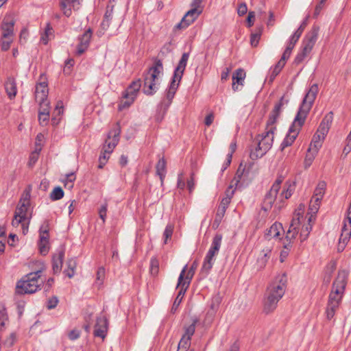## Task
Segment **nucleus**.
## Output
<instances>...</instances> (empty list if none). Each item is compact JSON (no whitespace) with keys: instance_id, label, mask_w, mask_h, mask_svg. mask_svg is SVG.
Masks as SVG:
<instances>
[{"instance_id":"1","label":"nucleus","mask_w":351,"mask_h":351,"mask_svg":"<svg viewBox=\"0 0 351 351\" xmlns=\"http://www.w3.org/2000/svg\"><path fill=\"white\" fill-rule=\"evenodd\" d=\"M318 86L316 84H313L300 106L298 113L293 120L292 125L289 129V132L280 145L281 150L291 146L296 139L300 128L304 125L306 118L312 108L313 102L318 93Z\"/></svg>"},{"instance_id":"2","label":"nucleus","mask_w":351,"mask_h":351,"mask_svg":"<svg viewBox=\"0 0 351 351\" xmlns=\"http://www.w3.org/2000/svg\"><path fill=\"white\" fill-rule=\"evenodd\" d=\"M189 58V54L188 53H184L182 55L178 66L173 71V75L171 80L170 84L165 90V98L160 101L159 105L160 110L162 112V117L166 114L171 104L172 100L183 76Z\"/></svg>"},{"instance_id":"3","label":"nucleus","mask_w":351,"mask_h":351,"mask_svg":"<svg viewBox=\"0 0 351 351\" xmlns=\"http://www.w3.org/2000/svg\"><path fill=\"white\" fill-rule=\"evenodd\" d=\"M163 64L160 59L155 58L154 64L143 73V93L147 95H153L158 90V80L163 74Z\"/></svg>"},{"instance_id":"4","label":"nucleus","mask_w":351,"mask_h":351,"mask_svg":"<svg viewBox=\"0 0 351 351\" xmlns=\"http://www.w3.org/2000/svg\"><path fill=\"white\" fill-rule=\"evenodd\" d=\"M42 269L30 272L19 280L16 285V293L32 294L40 290L45 280L41 278Z\"/></svg>"},{"instance_id":"5","label":"nucleus","mask_w":351,"mask_h":351,"mask_svg":"<svg viewBox=\"0 0 351 351\" xmlns=\"http://www.w3.org/2000/svg\"><path fill=\"white\" fill-rule=\"evenodd\" d=\"M30 206V193L25 191L20 199L19 203L12 221L13 226L17 227L21 223L23 232L25 234L28 231V226L32 218V213H29Z\"/></svg>"},{"instance_id":"6","label":"nucleus","mask_w":351,"mask_h":351,"mask_svg":"<svg viewBox=\"0 0 351 351\" xmlns=\"http://www.w3.org/2000/svg\"><path fill=\"white\" fill-rule=\"evenodd\" d=\"M276 130L275 125H268L266 124L265 132L261 136H258V143L257 147L250 153V158L252 160H256L263 156L272 147L274 142V134Z\"/></svg>"},{"instance_id":"7","label":"nucleus","mask_w":351,"mask_h":351,"mask_svg":"<svg viewBox=\"0 0 351 351\" xmlns=\"http://www.w3.org/2000/svg\"><path fill=\"white\" fill-rule=\"evenodd\" d=\"M14 24L15 20L12 14L5 15L1 22L0 44L2 51H6L10 48L14 39Z\"/></svg>"},{"instance_id":"8","label":"nucleus","mask_w":351,"mask_h":351,"mask_svg":"<svg viewBox=\"0 0 351 351\" xmlns=\"http://www.w3.org/2000/svg\"><path fill=\"white\" fill-rule=\"evenodd\" d=\"M348 274L346 270L339 271L332 284L328 302L340 304L347 284Z\"/></svg>"},{"instance_id":"9","label":"nucleus","mask_w":351,"mask_h":351,"mask_svg":"<svg viewBox=\"0 0 351 351\" xmlns=\"http://www.w3.org/2000/svg\"><path fill=\"white\" fill-rule=\"evenodd\" d=\"M221 240L222 236L221 234H216L213 237L211 246L204 258L201 268V273L203 275L207 276L211 270L215 261V257L219 253L221 244Z\"/></svg>"},{"instance_id":"10","label":"nucleus","mask_w":351,"mask_h":351,"mask_svg":"<svg viewBox=\"0 0 351 351\" xmlns=\"http://www.w3.org/2000/svg\"><path fill=\"white\" fill-rule=\"evenodd\" d=\"M287 284V276L285 273L278 274L268 287L266 294L269 296L280 300L285 293Z\"/></svg>"},{"instance_id":"11","label":"nucleus","mask_w":351,"mask_h":351,"mask_svg":"<svg viewBox=\"0 0 351 351\" xmlns=\"http://www.w3.org/2000/svg\"><path fill=\"white\" fill-rule=\"evenodd\" d=\"M141 87V81L140 79L133 81L130 86L123 91V98L125 101H121L119 105L120 110L128 108L136 98L138 93Z\"/></svg>"},{"instance_id":"12","label":"nucleus","mask_w":351,"mask_h":351,"mask_svg":"<svg viewBox=\"0 0 351 351\" xmlns=\"http://www.w3.org/2000/svg\"><path fill=\"white\" fill-rule=\"evenodd\" d=\"M300 228V218H293L290 223L289 230L287 232L286 237L283 240L282 244L285 249L291 250L292 243L298 234Z\"/></svg>"},{"instance_id":"13","label":"nucleus","mask_w":351,"mask_h":351,"mask_svg":"<svg viewBox=\"0 0 351 351\" xmlns=\"http://www.w3.org/2000/svg\"><path fill=\"white\" fill-rule=\"evenodd\" d=\"M186 267H187V265H186L182 268V269L180 274V276L178 277V284H177L176 287H177V289H180V290H179L178 295H177L176 298L175 299V301L172 305V307L171 308V313H175L177 311L178 306H180V304L182 300V298H183L186 290L189 288V287H185L184 284H182V282L183 276H184V275H185Z\"/></svg>"},{"instance_id":"14","label":"nucleus","mask_w":351,"mask_h":351,"mask_svg":"<svg viewBox=\"0 0 351 351\" xmlns=\"http://www.w3.org/2000/svg\"><path fill=\"white\" fill-rule=\"evenodd\" d=\"M202 13V10L193 7L182 19L181 21L175 26V29H182L188 27Z\"/></svg>"},{"instance_id":"15","label":"nucleus","mask_w":351,"mask_h":351,"mask_svg":"<svg viewBox=\"0 0 351 351\" xmlns=\"http://www.w3.org/2000/svg\"><path fill=\"white\" fill-rule=\"evenodd\" d=\"M120 133L121 129L119 125H117L116 128L110 130L108 134L107 139H106L102 146V149H106L112 154L119 141Z\"/></svg>"},{"instance_id":"16","label":"nucleus","mask_w":351,"mask_h":351,"mask_svg":"<svg viewBox=\"0 0 351 351\" xmlns=\"http://www.w3.org/2000/svg\"><path fill=\"white\" fill-rule=\"evenodd\" d=\"M319 27L317 25H313L311 31L307 33L303 39L302 47L304 51L311 53L318 38Z\"/></svg>"},{"instance_id":"17","label":"nucleus","mask_w":351,"mask_h":351,"mask_svg":"<svg viewBox=\"0 0 351 351\" xmlns=\"http://www.w3.org/2000/svg\"><path fill=\"white\" fill-rule=\"evenodd\" d=\"M289 103V99L286 98L285 96H282L280 101L275 104L274 109L271 112L269 119L267 121L268 125H275L281 112L282 108L284 106Z\"/></svg>"},{"instance_id":"18","label":"nucleus","mask_w":351,"mask_h":351,"mask_svg":"<svg viewBox=\"0 0 351 351\" xmlns=\"http://www.w3.org/2000/svg\"><path fill=\"white\" fill-rule=\"evenodd\" d=\"M92 35L93 31L90 28H88L82 35L79 37V44L77 46L76 51L77 56H81L87 50L90 45Z\"/></svg>"},{"instance_id":"19","label":"nucleus","mask_w":351,"mask_h":351,"mask_svg":"<svg viewBox=\"0 0 351 351\" xmlns=\"http://www.w3.org/2000/svg\"><path fill=\"white\" fill-rule=\"evenodd\" d=\"M246 73L243 69H237L232 74V87L234 91L240 90L244 85Z\"/></svg>"},{"instance_id":"20","label":"nucleus","mask_w":351,"mask_h":351,"mask_svg":"<svg viewBox=\"0 0 351 351\" xmlns=\"http://www.w3.org/2000/svg\"><path fill=\"white\" fill-rule=\"evenodd\" d=\"M48 85L46 81L40 82L36 86L35 99L38 103H43L48 96Z\"/></svg>"},{"instance_id":"21","label":"nucleus","mask_w":351,"mask_h":351,"mask_svg":"<svg viewBox=\"0 0 351 351\" xmlns=\"http://www.w3.org/2000/svg\"><path fill=\"white\" fill-rule=\"evenodd\" d=\"M49 242L48 225L42 226L40 228L39 249L41 254H46L48 252L47 245Z\"/></svg>"},{"instance_id":"22","label":"nucleus","mask_w":351,"mask_h":351,"mask_svg":"<svg viewBox=\"0 0 351 351\" xmlns=\"http://www.w3.org/2000/svg\"><path fill=\"white\" fill-rule=\"evenodd\" d=\"M278 191L275 189V188H271L270 190L266 193L265 195L263 204H262V209L265 211L269 210L275 200L277 198Z\"/></svg>"},{"instance_id":"23","label":"nucleus","mask_w":351,"mask_h":351,"mask_svg":"<svg viewBox=\"0 0 351 351\" xmlns=\"http://www.w3.org/2000/svg\"><path fill=\"white\" fill-rule=\"evenodd\" d=\"M332 120L333 113L330 112L322 119L316 133H319L322 136H326L329 131Z\"/></svg>"},{"instance_id":"24","label":"nucleus","mask_w":351,"mask_h":351,"mask_svg":"<svg viewBox=\"0 0 351 351\" xmlns=\"http://www.w3.org/2000/svg\"><path fill=\"white\" fill-rule=\"evenodd\" d=\"M5 90L10 99H13L17 94L16 80L12 77H8L5 83Z\"/></svg>"},{"instance_id":"25","label":"nucleus","mask_w":351,"mask_h":351,"mask_svg":"<svg viewBox=\"0 0 351 351\" xmlns=\"http://www.w3.org/2000/svg\"><path fill=\"white\" fill-rule=\"evenodd\" d=\"M279 301L280 300L275 298L272 295H270V296L265 295L263 311L266 314L273 312L276 308Z\"/></svg>"},{"instance_id":"26","label":"nucleus","mask_w":351,"mask_h":351,"mask_svg":"<svg viewBox=\"0 0 351 351\" xmlns=\"http://www.w3.org/2000/svg\"><path fill=\"white\" fill-rule=\"evenodd\" d=\"M64 252L61 250L55 254L52 258V269L54 274H59L62 270Z\"/></svg>"},{"instance_id":"27","label":"nucleus","mask_w":351,"mask_h":351,"mask_svg":"<svg viewBox=\"0 0 351 351\" xmlns=\"http://www.w3.org/2000/svg\"><path fill=\"white\" fill-rule=\"evenodd\" d=\"M76 5H80L79 0H61L60 3V9L66 17L72 14L71 7L75 8Z\"/></svg>"},{"instance_id":"28","label":"nucleus","mask_w":351,"mask_h":351,"mask_svg":"<svg viewBox=\"0 0 351 351\" xmlns=\"http://www.w3.org/2000/svg\"><path fill=\"white\" fill-rule=\"evenodd\" d=\"M282 229L283 228L280 223L275 222L269 229L267 230L265 237L267 240H270L272 238H276L280 235V231L282 230Z\"/></svg>"},{"instance_id":"29","label":"nucleus","mask_w":351,"mask_h":351,"mask_svg":"<svg viewBox=\"0 0 351 351\" xmlns=\"http://www.w3.org/2000/svg\"><path fill=\"white\" fill-rule=\"evenodd\" d=\"M271 251L269 249L263 250L261 252L256 262L257 268L263 269L266 266L271 255Z\"/></svg>"},{"instance_id":"30","label":"nucleus","mask_w":351,"mask_h":351,"mask_svg":"<svg viewBox=\"0 0 351 351\" xmlns=\"http://www.w3.org/2000/svg\"><path fill=\"white\" fill-rule=\"evenodd\" d=\"M308 19V16L306 17V19L302 21L298 29L294 32V34L291 36L289 43L291 44V45H294L296 44L299 38H300L303 31L307 25Z\"/></svg>"},{"instance_id":"31","label":"nucleus","mask_w":351,"mask_h":351,"mask_svg":"<svg viewBox=\"0 0 351 351\" xmlns=\"http://www.w3.org/2000/svg\"><path fill=\"white\" fill-rule=\"evenodd\" d=\"M325 137L326 136H322L319 133H315L308 147L309 151L314 150V152H318L319 148L322 145V143Z\"/></svg>"},{"instance_id":"32","label":"nucleus","mask_w":351,"mask_h":351,"mask_svg":"<svg viewBox=\"0 0 351 351\" xmlns=\"http://www.w3.org/2000/svg\"><path fill=\"white\" fill-rule=\"evenodd\" d=\"M156 174L159 176L161 185H163L164 179L166 173V161L164 158L159 159L156 165Z\"/></svg>"},{"instance_id":"33","label":"nucleus","mask_w":351,"mask_h":351,"mask_svg":"<svg viewBox=\"0 0 351 351\" xmlns=\"http://www.w3.org/2000/svg\"><path fill=\"white\" fill-rule=\"evenodd\" d=\"M326 184L324 181H320L315 191L314 194L312 197H313V199H315V202H321L326 190Z\"/></svg>"},{"instance_id":"34","label":"nucleus","mask_w":351,"mask_h":351,"mask_svg":"<svg viewBox=\"0 0 351 351\" xmlns=\"http://www.w3.org/2000/svg\"><path fill=\"white\" fill-rule=\"evenodd\" d=\"M197 267V263L196 261H194L189 271H187V269L186 270L185 275L184 276H183L182 281V284H184L185 287H189L191 281L195 274V271Z\"/></svg>"},{"instance_id":"35","label":"nucleus","mask_w":351,"mask_h":351,"mask_svg":"<svg viewBox=\"0 0 351 351\" xmlns=\"http://www.w3.org/2000/svg\"><path fill=\"white\" fill-rule=\"evenodd\" d=\"M77 267V261L75 258H69L66 262V268L64 270V274L71 278L74 276L75 269Z\"/></svg>"},{"instance_id":"36","label":"nucleus","mask_w":351,"mask_h":351,"mask_svg":"<svg viewBox=\"0 0 351 351\" xmlns=\"http://www.w3.org/2000/svg\"><path fill=\"white\" fill-rule=\"evenodd\" d=\"M350 230L348 229L341 231L337 245V250L339 252H342L345 249L346 245L350 240Z\"/></svg>"},{"instance_id":"37","label":"nucleus","mask_w":351,"mask_h":351,"mask_svg":"<svg viewBox=\"0 0 351 351\" xmlns=\"http://www.w3.org/2000/svg\"><path fill=\"white\" fill-rule=\"evenodd\" d=\"M294 190V183L291 184L290 182H286L285 188L279 196L280 201H282L283 199H289L292 195Z\"/></svg>"},{"instance_id":"38","label":"nucleus","mask_w":351,"mask_h":351,"mask_svg":"<svg viewBox=\"0 0 351 351\" xmlns=\"http://www.w3.org/2000/svg\"><path fill=\"white\" fill-rule=\"evenodd\" d=\"M53 36V30L50 23H47L44 32L41 34L40 42L47 45L51 37Z\"/></svg>"},{"instance_id":"39","label":"nucleus","mask_w":351,"mask_h":351,"mask_svg":"<svg viewBox=\"0 0 351 351\" xmlns=\"http://www.w3.org/2000/svg\"><path fill=\"white\" fill-rule=\"evenodd\" d=\"M109 326L108 319L106 316L101 313L97 317L95 329H108Z\"/></svg>"},{"instance_id":"40","label":"nucleus","mask_w":351,"mask_h":351,"mask_svg":"<svg viewBox=\"0 0 351 351\" xmlns=\"http://www.w3.org/2000/svg\"><path fill=\"white\" fill-rule=\"evenodd\" d=\"M194 331L195 330H186L179 342V347L182 346L186 348L189 346L191 338L193 335Z\"/></svg>"},{"instance_id":"41","label":"nucleus","mask_w":351,"mask_h":351,"mask_svg":"<svg viewBox=\"0 0 351 351\" xmlns=\"http://www.w3.org/2000/svg\"><path fill=\"white\" fill-rule=\"evenodd\" d=\"M340 304L332 302H328L326 314L328 319L330 320L335 315L337 310L339 308Z\"/></svg>"},{"instance_id":"42","label":"nucleus","mask_w":351,"mask_h":351,"mask_svg":"<svg viewBox=\"0 0 351 351\" xmlns=\"http://www.w3.org/2000/svg\"><path fill=\"white\" fill-rule=\"evenodd\" d=\"M110 154H111V153H110L108 151H107L106 149H104V150L101 149V153L99 158L98 168L102 169L104 167V165L108 162Z\"/></svg>"},{"instance_id":"43","label":"nucleus","mask_w":351,"mask_h":351,"mask_svg":"<svg viewBox=\"0 0 351 351\" xmlns=\"http://www.w3.org/2000/svg\"><path fill=\"white\" fill-rule=\"evenodd\" d=\"M317 153L318 152H314V150L309 151V149H308L304 162L305 169L308 168L311 165Z\"/></svg>"},{"instance_id":"44","label":"nucleus","mask_w":351,"mask_h":351,"mask_svg":"<svg viewBox=\"0 0 351 351\" xmlns=\"http://www.w3.org/2000/svg\"><path fill=\"white\" fill-rule=\"evenodd\" d=\"M64 197V191L60 186L56 187L50 193V198L53 201L62 199Z\"/></svg>"},{"instance_id":"45","label":"nucleus","mask_w":351,"mask_h":351,"mask_svg":"<svg viewBox=\"0 0 351 351\" xmlns=\"http://www.w3.org/2000/svg\"><path fill=\"white\" fill-rule=\"evenodd\" d=\"M8 318L5 307L0 305V327L8 326Z\"/></svg>"},{"instance_id":"46","label":"nucleus","mask_w":351,"mask_h":351,"mask_svg":"<svg viewBox=\"0 0 351 351\" xmlns=\"http://www.w3.org/2000/svg\"><path fill=\"white\" fill-rule=\"evenodd\" d=\"M309 53L310 52L304 51V49L302 47L301 50L296 55L293 63L296 65L300 64L304 60Z\"/></svg>"},{"instance_id":"47","label":"nucleus","mask_w":351,"mask_h":351,"mask_svg":"<svg viewBox=\"0 0 351 351\" xmlns=\"http://www.w3.org/2000/svg\"><path fill=\"white\" fill-rule=\"evenodd\" d=\"M221 303L220 298L218 296L213 297L210 304L208 311L215 313H217Z\"/></svg>"},{"instance_id":"48","label":"nucleus","mask_w":351,"mask_h":351,"mask_svg":"<svg viewBox=\"0 0 351 351\" xmlns=\"http://www.w3.org/2000/svg\"><path fill=\"white\" fill-rule=\"evenodd\" d=\"M215 313H211L210 311H207L204 320L202 321V326L203 327H210V324L213 322L215 319Z\"/></svg>"},{"instance_id":"49","label":"nucleus","mask_w":351,"mask_h":351,"mask_svg":"<svg viewBox=\"0 0 351 351\" xmlns=\"http://www.w3.org/2000/svg\"><path fill=\"white\" fill-rule=\"evenodd\" d=\"M285 64L282 63L281 62L278 61V63L275 65L274 67L271 75H270V81H273L275 77L280 73L282 69L285 66Z\"/></svg>"},{"instance_id":"50","label":"nucleus","mask_w":351,"mask_h":351,"mask_svg":"<svg viewBox=\"0 0 351 351\" xmlns=\"http://www.w3.org/2000/svg\"><path fill=\"white\" fill-rule=\"evenodd\" d=\"M294 45H291V43H288V45L279 61L285 64V61L290 57L291 51L294 48Z\"/></svg>"},{"instance_id":"51","label":"nucleus","mask_w":351,"mask_h":351,"mask_svg":"<svg viewBox=\"0 0 351 351\" xmlns=\"http://www.w3.org/2000/svg\"><path fill=\"white\" fill-rule=\"evenodd\" d=\"M159 269V262L156 258H152L150 261V271L152 274L156 275Z\"/></svg>"},{"instance_id":"52","label":"nucleus","mask_w":351,"mask_h":351,"mask_svg":"<svg viewBox=\"0 0 351 351\" xmlns=\"http://www.w3.org/2000/svg\"><path fill=\"white\" fill-rule=\"evenodd\" d=\"M173 232V226L172 224H168L164 231L163 236L165 237V243H167V240L172 237Z\"/></svg>"},{"instance_id":"53","label":"nucleus","mask_w":351,"mask_h":351,"mask_svg":"<svg viewBox=\"0 0 351 351\" xmlns=\"http://www.w3.org/2000/svg\"><path fill=\"white\" fill-rule=\"evenodd\" d=\"M261 31L259 30L258 32L253 33L250 36V43L252 47H256L258 44L261 38Z\"/></svg>"},{"instance_id":"54","label":"nucleus","mask_w":351,"mask_h":351,"mask_svg":"<svg viewBox=\"0 0 351 351\" xmlns=\"http://www.w3.org/2000/svg\"><path fill=\"white\" fill-rule=\"evenodd\" d=\"M49 120V114L38 112V121L40 125H46Z\"/></svg>"},{"instance_id":"55","label":"nucleus","mask_w":351,"mask_h":351,"mask_svg":"<svg viewBox=\"0 0 351 351\" xmlns=\"http://www.w3.org/2000/svg\"><path fill=\"white\" fill-rule=\"evenodd\" d=\"M320 202H315L313 197L311 198L309 204V210L313 213H316L319 208Z\"/></svg>"},{"instance_id":"56","label":"nucleus","mask_w":351,"mask_h":351,"mask_svg":"<svg viewBox=\"0 0 351 351\" xmlns=\"http://www.w3.org/2000/svg\"><path fill=\"white\" fill-rule=\"evenodd\" d=\"M348 229L351 234V215L347 213V215L343 221V226L342 227L341 231Z\"/></svg>"},{"instance_id":"57","label":"nucleus","mask_w":351,"mask_h":351,"mask_svg":"<svg viewBox=\"0 0 351 351\" xmlns=\"http://www.w3.org/2000/svg\"><path fill=\"white\" fill-rule=\"evenodd\" d=\"M104 277L105 269L103 267H101L98 269L97 272V282L99 283V285H101Z\"/></svg>"},{"instance_id":"58","label":"nucleus","mask_w":351,"mask_h":351,"mask_svg":"<svg viewBox=\"0 0 351 351\" xmlns=\"http://www.w3.org/2000/svg\"><path fill=\"white\" fill-rule=\"evenodd\" d=\"M58 303V299L56 296H53L47 300V307L48 309L54 308Z\"/></svg>"},{"instance_id":"59","label":"nucleus","mask_w":351,"mask_h":351,"mask_svg":"<svg viewBox=\"0 0 351 351\" xmlns=\"http://www.w3.org/2000/svg\"><path fill=\"white\" fill-rule=\"evenodd\" d=\"M40 109L38 112H45L49 114V104L47 100H44L43 103H39Z\"/></svg>"},{"instance_id":"60","label":"nucleus","mask_w":351,"mask_h":351,"mask_svg":"<svg viewBox=\"0 0 351 351\" xmlns=\"http://www.w3.org/2000/svg\"><path fill=\"white\" fill-rule=\"evenodd\" d=\"M106 213H107V204H105L101 205L99 210V217L103 220V222L105 221L106 217Z\"/></svg>"},{"instance_id":"61","label":"nucleus","mask_w":351,"mask_h":351,"mask_svg":"<svg viewBox=\"0 0 351 351\" xmlns=\"http://www.w3.org/2000/svg\"><path fill=\"white\" fill-rule=\"evenodd\" d=\"M247 12V7L245 3L239 5L237 8V13L239 16H243Z\"/></svg>"},{"instance_id":"62","label":"nucleus","mask_w":351,"mask_h":351,"mask_svg":"<svg viewBox=\"0 0 351 351\" xmlns=\"http://www.w3.org/2000/svg\"><path fill=\"white\" fill-rule=\"evenodd\" d=\"M80 336V330H70L68 337L71 340H75Z\"/></svg>"},{"instance_id":"63","label":"nucleus","mask_w":351,"mask_h":351,"mask_svg":"<svg viewBox=\"0 0 351 351\" xmlns=\"http://www.w3.org/2000/svg\"><path fill=\"white\" fill-rule=\"evenodd\" d=\"M214 118H215V116H214V114L213 112H210V114H208L206 118H205V121H204V123L206 126H210L213 121H214Z\"/></svg>"},{"instance_id":"64","label":"nucleus","mask_w":351,"mask_h":351,"mask_svg":"<svg viewBox=\"0 0 351 351\" xmlns=\"http://www.w3.org/2000/svg\"><path fill=\"white\" fill-rule=\"evenodd\" d=\"M107 332L108 330H94L93 335L95 337H100L104 340L107 335Z\"/></svg>"}]
</instances>
